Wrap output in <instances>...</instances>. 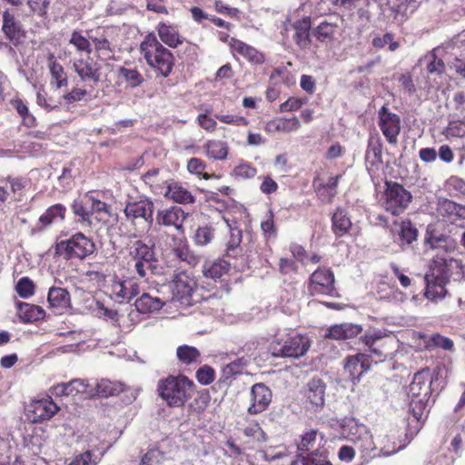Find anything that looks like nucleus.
Segmentation results:
<instances>
[{"instance_id": "obj_63", "label": "nucleus", "mask_w": 465, "mask_h": 465, "mask_svg": "<svg viewBox=\"0 0 465 465\" xmlns=\"http://www.w3.org/2000/svg\"><path fill=\"white\" fill-rule=\"evenodd\" d=\"M99 457H94L90 450L77 455L69 465H97L100 461Z\"/></svg>"}, {"instance_id": "obj_27", "label": "nucleus", "mask_w": 465, "mask_h": 465, "mask_svg": "<svg viewBox=\"0 0 465 465\" xmlns=\"http://www.w3.org/2000/svg\"><path fill=\"white\" fill-rule=\"evenodd\" d=\"M2 31L5 37L15 45H17L25 36L21 24L9 11H5L3 14Z\"/></svg>"}, {"instance_id": "obj_50", "label": "nucleus", "mask_w": 465, "mask_h": 465, "mask_svg": "<svg viewBox=\"0 0 465 465\" xmlns=\"http://www.w3.org/2000/svg\"><path fill=\"white\" fill-rule=\"evenodd\" d=\"M423 340L424 347L427 350H433L435 348H440L445 351H451L453 349V341L445 336L439 333H433L431 335H420Z\"/></svg>"}, {"instance_id": "obj_34", "label": "nucleus", "mask_w": 465, "mask_h": 465, "mask_svg": "<svg viewBox=\"0 0 465 465\" xmlns=\"http://www.w3.org/2000/svg\"><path fill=\"white\" fill-rule=\"evenodd\" d=\"M361 331L362 328L359 324L344 322L330 327L326 336L335 340H347L356 337Z\"/></svg>"}, {"instance_id": "obj_26", "label": "nucleus", "mask_w": 465, "mask_h": 465, "mask_svg": "<svg viewBox=\"0 0 465 465\" xmlns=\"http://www.w3.org/2000/svg\"><path fill=\"white\" fill-rule=\"evenodd\" d=\"M47 302L55 313L62 314L71 307V296L66 289L51 287L48 291Z\"/></svg>"}, {"instance_id": "obj_11", "label": "nucleus", "mask_w": 465, "mask_h": 465, "mask_svg": "<svg viewBox=\"0 0 465 465\" xmlns=\"http://www.w3.org/2000/svg\"><path fill=\"white\" fill-rule=\"evenodd\" d=\"M378 125L387 142L391 144H396L401 129V117L391 112L386 105H383L378 111Z\"/></svg>"}, {"instance_id": "obj_42", "label": "nucleus", "mask_w": 465, "mask_h": 465, "mask_svg": "<svg viewBox=\"0 0 465 465\" xmlns=\"http://www.w3.org/2000/svg\"><path fill=\"white\" fill-rule=\"evenodd\" d=\"M368 431H370L369 429L354 418L345 420L342 424L343 435L352 443L359 440Z\"/></svg>"}, {"instance_id": "obj_2", "label": "nucleus", "mask_w": 465, "mask_h": 465, "mask_svg": "<svg viewBox=\"0 0 465 465\" xmlns=\"http://www.w3.org/2000/svg\"><path fill=\"white\" fill-rule=\"evenodd\" d=\"M432 375L429 369L416 372L409 385L410 410L417 420L427 417L431 396Z\"/></svg>"}, {"instance_id": "obj_36", "label": "nucleus", "mask_w": 465, "mask_h": 465, "mask_svg": "<svg viewBox=\"0 0 465 465\" xmlns=\"http://www.w3.org/2000/svg\"><path fill=\"white\" fill-rule=\"evenodd\" d=\"M248 365V359L238 357L234 361L224 365L222 369L220 381L224 383H230L238 375H241Z\"/></svg>"}, {"instance_id": "obj_13", "label": "nucleus", "mask_w": 465, "mask_h": 465, "mask_svg": "<svg viewBox=\"0 0 465 465\" xmlns=\"http://www.w3.org/2000/svg\"><path fill=\"white\" fill-rule=\"evenodd\" d=\"M195 286V281L186 272L177 273L170 285L173 300L178 301L183 304H189L192 301Z\"/></svg>"}, {"instance_id": "obj_37", "label": "nucleus", "mask_w": 465, "mask_h": 465, "mask_svg": "<svg viewBox=\"0 0 465 465\" xmlns=\"http://www.w3.org/2000/svg\"><path fill=\"white\" fill-rule=\"evenodd\" d=\"M48 68L51 74V84L56 86V88L65 87L68 84V78L64 69L61 64H59L54 54L50 53L47 55Z\"/></svg>"}, {"instance_id": "obj_7", "label": "nucleus", "mask_w": 465, "mask_h": 465, "mask_svg": "<svg viewBox=\"0 0 465 465\" xmlns=\"http://www.w3.org/2000/svg\"><path fill=\"white\" fill-rule=\"evenodd\" d=\"M130 263L133 262L134 272L144 278L157 262L153 244H147L142 240L132 242L128 246Z\"/></svg>"}, {"instance_id": "obj_40", "label": "nucleus", "mask_w": 465, "mask_h": 465, "mask_svg": "<svg viewBox=\"0 0 465 465\" xmlns=\"http://www.w3.org/2000/svg\"><path fill=\"white\" fill-rule=\"evenodd\" d=\"M258 455L266 461L275 462V465H291L292 462L284 447H269L260 450Z\"/></svg>"}, {"instance_id": "obj_21", "label": "nucleus", "mask_w": 465, "mask_h": 465, "mask_svg": "<svg viewBox=\"0 0 465 465\" xmlns=\"http://www.w3.org/2000/svg\"><path fill=\"white\" fill-rule=\"evenodd\" d=\"M74 67L82 81L94 84L100 82V65L91 57L76 60L74 63Z\"/></svg>"}, {"instance_id": "obj_6", "label": "nucleus", "mask_w": 465, "mask_h": 465, "mask_svg": "<svg viewBox=\"0 0 465 465\" xmlns=\"http://www.w3.org/2000/svg\"><path fill=\"white\" fill-rule=\"evenodd\" d=\"M95 251L94 241L82 232H76L70 238L60 240L55 244L56 254L66 260H84Z\"/></svg>"}, {"instance_id": "obj_8", "label": "nucleus", "mask_w": 465, "mask_h": 465, "mask_svg": "<svg viewBox=\"0 0 465 465\" xmlns=\"http://www.w3.org/2000/svg\"><path fill=\"white\" fill-rule=\"evenodd\" d=\"M386 185L381 204L392 215H400L411 203V193L397 183H387Z\"/></svg>"}, {"instance_id": "obj_64", "label": "nucleus", "mask_w": 465, "mask_h": 465, "mask_svg": "<svg viewBox=\"0 0 465 465\" xmlns=\"http://www.w3.org/2000/svg\"><path fill=\"white\" fill-rule=\"evenodd\" d=\"M445 134L447 136L461 138L465 136V122L464 121H451L446 128Z\"/></svg>"}, {"instance_id": "obj_44", "label": "nucleus", "mask_w": 465, "mask_h": 465, "mask_svg": "<svg viewBox=\"0 0 465 465\" xmlns=\"http://www.w3.org/2000/svg\"><path fill=\"white\" fill-rule=\"evenodd\" d=\"M207 157L216 161L227 158L229 147L226 142L222 140H209L203 144Z\"/></svg>"}, {"instance_id": "obj_58", "label": "nucleus", "mask_w": 465, "mask_h": 465, "mask_svg": "<svg viewBox=\"0 0 465 465\" xmlns=\"http://www.w3.org/2000/svg\"><path fill=\"white\" fill-rule=\"evenodd\" d=\"M371 44L376 48H383L388 45L389 50L391 52H394L399 48V43L393 40V35L390 33L375 36L372 39Z\"/></svg>"}, {"instance_id": "obj_30", "label": "nucleus", "mask_w": 465, "mask_h": 465, "mask_svg": "<svg viewBox=\"0 0 465 465\" xmlns=\"http://www.w3.org/2000/svg\"><path fill=\"white\" fill-rule=\"evenodd\" d=\"M88 383L85 380L74 379L68 382L58 383L51 388L55 397L69 396L87 392Z\"/></svg>"}, {"instance_id": "obj_1", "label": "nucleus", "mask_w": 465, "mask_h": 465, "mask_svg": "<svg viewBox=\"0 0 465 465\" xmlns=\"http://www.w3.org/2000/svg\"><path fill=\"white\" fill-rule=\"evenodd\" d=\"M425 244L435 251L429 270L425 273L426 292L429 300L437 302L446 294L445 284L450 277H460L465 273L462 262L451 254L455 252V242L445 235H430Z\"/></svg>"}, {"instance_id": "obj_4", "label": "nucleus", "mask_w": 465, "mask_h": 465, "mask_svg": "<svg viewBox=\"0 0 465 465\" xmlns=\"http://www.w3.org/2000/svg\"><path fill=\"white\" fill-rule=\"evenodd\" d=\"M194 384L184 375H170L160 380L157 391L170 407H182L191 398Z\"/></svg>"}, {"instance_id": "obj_12", "label": "nucleus", "mask_w": 465, "mask_h": 465, "mask_svg": "<svg viewBox=\"0 0 465 465\" xmlns=\"http://www.w3.org/2000/svg\"><path fill=\"white\" fill-rule=\"evenodd\" d=\"M309 292L312 295H332L334 292V274L330 269L319 268L310 277Z\"/></svg>"}, {"instance_id": "obj_22", "label": "nucleus", "mask_w": 465, "mask_h": 465, "mask_svg": "<svg viewBox=\"0 0 465 465\" xmlns=\"http://www.w3.org/2000/svg\"><path fill=\"white\" fill-rule=\"evenodd\" d=\"M325 389L326 385L322 380L313 378L306 384L303 395L312 407L321 408L325 401Z\"/></svg>"}, {"instance_id": "obj_19", "label": "nucleus", "mask_w": 465, "mask_h": 465, "mask_svg": "<svg viewBox=\"0 0 465 465\" xmlns=\"http://www.w3.org/2000/svg\"><path fill=\"white\" fill-rule=\"evenodd\" d=\"M186 216L187 214L181 207L171 206L157 212L156 222L160 225L173 226L177 230H182Z\"/></svg>"}, {"instance_id": "obj_16", "label": "nucleus", "mask_w": 465, "mask_h": 465, "mask_svg": "<svg viewBox=\"0 0 465 465\" xmlns=\"http://www.w3.org/2000/svg\"><path fill=\"white\" fill-rule=\"evenodd\" d=\"M59 407L51 397L34 401L27 409V417L34 423H41L51 419L57 411Z\"/></svg>"}, {"instance_id": "obj_24", "label": "nucleus", "mask_w": 465, "mask_h": 465, "mask_svg": "<svg viewBox=\"0 0 465 465\" xmlns=\"http://www.w3.org/2000/svg\"><path fill=\"white\" fill-rule=\"evenodd\" d=\"M437 212L450 223L465 220V205L456 203L449 199H443L439 202Z\"/></svg>"}, {"instance_id": "obj_29", "label": "nucleus", "mask_w": 465, "mask_h": 465, "mask_svg": "<svg viewBox=\"0 0 465 465\" xmlns=\"http://www.w3.org/2000/svg\"><path fill=\"white\" fill-rule=\"evenodd\" d=\"M224 222L230 231V238L226 244V255L234 258L240 255L242 251L241 246L242 232V230L238 228L236 221L224 218Z\"/></svg>"}, {"instance_id": "obj_56", "label": "nucleus", "mask_w": 465, "mask_h": 465, "mask_svg": "<svg viewBox=\"0 0 465 465\" xmlns=\"http://www.w3.org/2000/svg\"><path fill=\"white\" fill-rule=\"evenodd\" d=\"M436 52L438 49H433L430 54L426 55L425 59L428 61L426 68L429 74H441L445 71V64L437 57Z\"/></svg>"}, {"instance_id": "obj_18", "label": "nucleus", "mask_w": 465, "mask_h": 465, "mask_svg": "<svg viewBox=\"0 0 465 465\" xmlns=\"http://www.w3.org/2000/svg\"><path fill=\"white\" fill-rule=\"evenodd\" d=\"M140 292V285L136 280L127 278L125 280L115 279L112 283V295L119 303L129 302Z\"/></svg>"}, {"instance_id": "obj_47", "label": "nucleus", "mask_w": 465, "mask_h": 465, "mask_svg": "<svg viewBox=\"0 0 465 465\" xmlns=\"http://www.w3.org/2000/svg\"><path fill=\"white\" fill-rule=\"evenodd\" d=\"M230 263L224 260H217L213 262H207L203 267V273L206 278H211L214 281L221 279L228 272Z\"/></svg>"}, {"instance_id": "obj_14", "label": "nucleus", "mask_w": 465, "mask_h": 465, "mask_svg": "<svg viewBox=\"0 0 465 465\" xmlns=\"http://www.w3.org/2000/svg\"><path fill=\"white\" fill-rule=\"evenodd\" d=\"M445 49L453 56V59L449 61L450 67L465 78V33L451 39Z\"/></svg>"}, {"instance_id": "obj_23", "label": "nucleus", "mask_w": 465, "mask_h": 465, "mask_svg": "<svg viewBox=\"0 0 465 465\" xmlns=\"http://www.w3.org/2000/svg\"><path fill=\"white\" fill-rule=\"evenodd\" d=\"M165 304V302L158 297H153L148 293H143L134 302L135 312L129 313V318L132 322H136L134 316L137 317L136 312L147 314L158 312Z\"/></svg>"}, {"instance_id": "obj_41", "label": "nucleus", "mask_w": 465, "mask_h": 465, "mask_svg": "<svg viewBox=\"0 0 465 465\" xmlns=\"http://www.w3.org/2000/svg\"><path fill=\"white\" fill-rule=\"evenodd\" d=\"M118 81L126 84V88H135L141 85L144 79L143 74L134 67L120 66L117 69Z\"/></svg>"}, {"instance_id": "obj_57", "label": "nucleus", "mask_w": 465, "mask_h": 465, "mask_svg": "<svg viewBox=\"0 0 465 465\" xmlns=\"http://www.w3.org/2000/svg\"><path fill=\"white\" fill-rule=\"evenodd\" d=\"M15 291L21 298L27 299L35 293V284L28 277H22L15 286Z\"/></svg>"}, {"instance_id": "obj_46", "label": "nucleus", "mask_w": 465, "mask_h": 465, "mask_svg": "<svg viewBox=\"0 0 465 465\" xmlns=\"http://www.w3.org/2000/svg\"><path fill=\"white\" fill-rule=\"evenodd\" d=\"M143 180L150 186L152 192L155 194L163 193L164 187L170 182L161 174L160 169L158 168H153L146 172L143 175Z\"/></svg>"}, {"instance_id": "obj_5", "label": "nucleus", "mask_w": 465, "mask_h": 465, "mask_svg": "<svg viewBox=\"0 0 465 465\" xmlns=\"http://www.w3.org/2000/svg\"><path fill=\"white\" fill-rule=\"evenodd\" d=\"M310 348V341L306 336H302L295 330H278L272 342V355L275 357L300 358Z\"/></svg>"}, {"instance_id": "obj_15", "label": "nucleus", "mask_w": 465, "mask_h": 465, "mask_svg": "<svg viewBox=\"0 0 465 465\" xmlns=\"http://www.w3.org/2000/svg\"><path fill=\"white\" fill-rule=\"evenodd\" d=\"M124 213L127 219L134 222L136 219H143L148 226L153 224V203L148 198H140L127 202Z\"/></svg>"}, {"instance_id": "obj_31", "label": "nucleus", "mask_w": 465, "mask_h": 465, "mask_svg": "<svg viewBox=\"0 0 465 465\" xmlns=\"http://www.w3.org/2000/svg\"><path fill=\"white\" fill-rule=\"evenodd\" d=\"M324 444L325 440L322 434L316 430H310L302 435L297 449L299 453H307L322 450Z\"/></svg>"}, {"instance_id": "obj_45", "label": "nucleus", "mask_w": 465, "mask_h": 465, "mask_svg": "<svg viewBox=\"0 0 465 465\" xmlns=\"http://www.w3.org/2000/svg\"><path fill=\"white\" fill-rule=\"evenodd\" d=\"M66 209L61 203H56L49 208L39 217V223L43 228L49 226L52 223H56L64 221Z\"/></svg>"}, {"instance_id": "obj_20", "label": "nucleus", "mask_w": 465, "mask_h": 465, "mask_svg": "<svg viewBox=\"0 0 465 465\" xmlns=\"http://www.w3.org/2000/svg\"><path fill=\"white\" fill-rule=\"evenodd\" d=\"M370 369V356L365 353H357L346 358L344 370L350 379L354 382L359 381L363 373Z\"/></svg>"}, {"instance_id": "obj_60", "label": "nucleus", "mask_w": 465, "mask_h": 465, "mask_svg": "<svg viewBox=\"0 0 465 465\" xmlns=\"http://www.w3.org/2000/svg\"><path fill=\"white\" fill-rule=\"evenodd\" d=\"M69 43L79 52H86L88 54L91 53V44L89 40L77 31L72 33Z\"/></svg>"}, {"instance_id": "obj_10", "label": "nucleus", "mask_w": 465, "mask_h": 465, "mask_svg": "<svg viewBox=\"0 0 465 465\" xmlns=\"http://www.w3.org/2000/svg\"><path fill=\"white\" fill-rule=\"evenodd\" d=\"M363 343L371 352L369 356L373 357L376 362L383 361L393 354V338L380 330L367 332L363 337Z\"/></svg>"}, {"instance_id": "obj_39", "label": "nucleus", "mask_w": 465, "mask_h": 465, "mask_svg": "<svg viewBox=\"0 0 465 465\" xmlns=\"http://www.w3.org/2000/svg\"><path fill=\"white\" fill-rule=\"evenodd\" d=\"M157 32L161 41L171 48H175L183 43L178 29L173 25L160 23Z\"/></svg>"}, {"instance_id": "obj_33", "label": "nucleus", "mask_w": 465, "mask_h": 465, "mask_svg": "<svg viewBox=\"0 0 465 465\" xmlns=\"http://www.w3.org/2000/svg\"><path fill=\"white\" fill-rule=\"evenodd\" d=\"M230 45L252 64H261L264 62V54L252 45L235 38L231 39Z\"/></svg>"}, {"instance_id": "obj_17", "label": "nucleus", "mask_w": 465, "mask_h": 465, "mask_svg": "<svg viewBox=\"0 0 465 465\" xmlns=\"http://www.w3.org/2000/svg\"><path fill=\"white\" fill-rule=\"evenodd\" d=\"M272 391L263 383H255L251 389V405L248 413L255 415L264 411L272 401Z\"/></svg>"}, {"instance_id": "obj_55", "label": "nucleus", "mask_w": 465, "mask_h": 465, "mask_svg": "<svg viewBox=\"0 0 465 465\" xmlns=\"http://www.w3.org/2000/svg\"><path fill=\"white\" fill-rule=\"evenodd\" d=\"M176 355L181 362L191 364L199 361L201 353L198 349L193 346L182 345L177 348Z\"/></svg>"}, {"instance_id": "obj_52", "label": "nucleus", "mask_w": 465, "mask_h": 465, "mask_svg": "<svg viewBox=\"0 0 465 465\" xmlns=\"http://www.w3.org/2000/svg\"><path fill=\"white\" fill-rule=\"evenodd\" d=\"M72 210L82 223H85L88 225L93 223V213L90 210V200H88V196H85L82 200H75L72 204Z\"/></svg>"}, {"instance_id": "obj_32", "label": "nucleus", "mask_w": 465, "mask_h": 465, "mask_svg": "<svg viewBox=\"0 0 465 465\" xmlns=\"http://www.w3.org/2000/svg\"><path fill=\"white\" fill-rule=\"evenodd\" d=\"M339 28L336 22L324 20L312 30V35L322 44H331L336 40Z\"/></svg>"}, {"instance_id": "obj_9", "label": "nucleus", "mask_w": 465, "mask_h": 465, "mask_svg": "<svg viewBox=\"0 0 465 465\" xmlns=\"http://www.w3.org/2000/svg\"><path fill=\"white\" fill-rule=\"evenodd\" d=\"M353 444L360 453L363 463H368L375 458L389 457L397 453L401 449V446H397L395 442H393L391 446L384 444L379 448L378 444L373 441L371 431L361 436V438Z\"/></svg>"}, {"instance_id": "obj_62", "label": "nucleus", "mask_w": 465, "mask_h": 465, "mask_svg": "<svg viewBox=\"0 0 465 465\" xmlns=\"http://www.w3.org/2000/svg\"><path fill=\"white\" fill-rule=\"evenodd\" d=\"M448 189L456 196H465V180L451 176L447 182Z\"/></svg>"}, {"instance_id": "obj_53", "label": "nucleus", "mask_w": 465, "mask_h": 465, "mask_svg": "<svg viewBox=\"0 0 465 465\" xmlns=\"http://www.w3.org/2000/svg\"><path fill=\"white\" fill-rule=\"evenodd\" d=\"M124 391V384L109 380H101L96 384V393L100 397L107 398L119 394Z\"/></svg>"}, {"instance_id": "obj_43", "label": "nucleus", "mask_w": 465, "mask_h": 465, "mask_svg": "<svg viewBox=\"0 0 465 465\" xmlns=\"http://www.w3.org/2000/svg\"><path fill=\"white\" fill-rule=\"evenodd\" d=\"M291 465H331L323 450L307 453H298Z\"/></svg>"}, {"instance_id": "obj_59", "label": "nucleus", "mask_w": 465, "mask_h": 465, "mask_svg": "<svg viewBox=\"0 0 465 465\" xmlns=\"http://www.w3.org/2000/svg\"><path fill=\"white\" fill-rule=\"evenodd\" d=\"M214 230L211 226L199 227L194 234V242L197 245L204 246L213 239Z\"/></svg>"}, {"instance_id": "obj_51", "label": "nucleus", "mask_w": 465, "mask_h": 465, "mask_svg": "<svg viewBox=\"0 0 465 465\" xmlns=\"http://www.w3.org/2000/svg\"><path fill=\"white\" fill-rule=\"evenodd\" d=\"M418 231L412 226L411 222L405 221L400 224V231L394 235V242L400 246L411 244L417 239Z\"/></svg>"}, {"instance_id": "obj_38", "label": "nucleus", "mask_w": 465, "mask_h": 465, "mask_svg": "<svg viewBox=\"0 0 465 465\" xmlns=\"http://www.w3.org/2000/svg\"><path fill=\"white\" fill-rule=\"evenodd\" d=\"M17 313L23 322H34L45 317V311L42 307L26 303L17 302Z\"/></svg>"}, {"instance_id": "obj_28", "label": "nucleus", "mask_w": 465, "mask_h": 465, "mask_svg": "<svg viewBox=\"0 0 465 465\" xmlns=\"http://www.w3.org/2000/svg\"><path fill=\"white\" fill-rule=\"evenodd\" d=\"M295 31L293 40L301 49H307L311 45V26L312 21L310 16H304L291 25Z\"/></svg>"}, {"instance_id": "obj_48", "label": "nucleus", "mask_w": 465, "mask_h": 465, "mask_svg": "<svg viewBox=\"0 0 465 465\" xmlns=\"http://www.w3.org/2000/svg\"><path fill=\"white\" fill-rule=\"evenodd\" d=\"M173 252L180 261L192 267L195 266L200 261V258L190 250L187 242L183 239H178L175 242Z\"/></svg>"}, {"instance_id": "obj_61", "label": "nucleus", "mask_w": 465, "mask_h": 465, "mask_svg": "<svg viewBox=\"0 0 465 465\" xmlns=\"http://www.w3.org/2000/svg\"><path fill=\"white\" fill-rule=\"evenodd\" d=\"M261 342L257 340H251L244 343V345L239 350V353L242 354L240 357H245L248 359V362L252 358H255L259 352Z\"/></svg>"}, {"instance_id": "obj_35", "label": "nucleus", "mask_w": 465, "mask_h": 465, "mask_svg": "<svg viewBox=\"0 0 465 465\" xmlns=\"http://www.w3.org/2000/svg\"><path fill=\"white\" fill-rule=\"evenodd\" d=\"M299 128L300 122L297 117H292L290 119L277 117L268 121L264 126V130L268 134H274L279 132L290 133L297 131Z\"/></svg>"}, {"instance_id": "obj_49", "label": "nucleus", "mask_w": 465, "mask_h": 465, "mask_svg": "<svg viewBox=\"0 0 465 465\" xmlns=\"http://www.w3.org/2000/svg\"><path fill=\"white\" fill-rule=\"evenodd\" d=\"M331 221L332 231L337 237L346 234L351 227V219L348 217L345 210L341 208L336 210L332 215Z\"/></svg>"}, {"instance_id": "obj_25", "label": "nucleus", "mask_w": 465, "mask_h": 465, "mask_svg": "<svg viewBox=\"0 0 465 465\" xmlns=\"http://www.w3.org/2000/svg\"><path fill=\"white\" fill-rule=\"evenodd\" d=\"M164 197L181 204H190L195 202V197L181 183L170 181L162 193Z\"/></svg>"}, {"instance_id": "obj_54", "label": "nucleus", "mask_w": 465, "mask_h": 465, "mask_svg": "<svg viewBox=\"0 0 465 465\" xmlns=\"http://www.w3.org/2000/svg\"><path fill=\"white\" fill-rule=\"evenodd\" d=\"M11 104L16 110L17 114L23 120V124L27 127H35L36 125L35 117L29 112L27 105L21 99H14Z\"/></svg>"}, {"instance_id": "obj_3", "label": "nucleus", "mask_w": 465, "mask_h": 465, "mask_svg": "<svg viewBox=\"0 0 465 465\" xmlns=\"http://www.w3.org/2000/svg\"><path fill=\"white\" fill-rule=\"evenodd\" d=\"M147 64L162 76L167 77L173 67V55L157 39L153 33L148 34L140 45Z\"/></svg>"}]
</instances>
